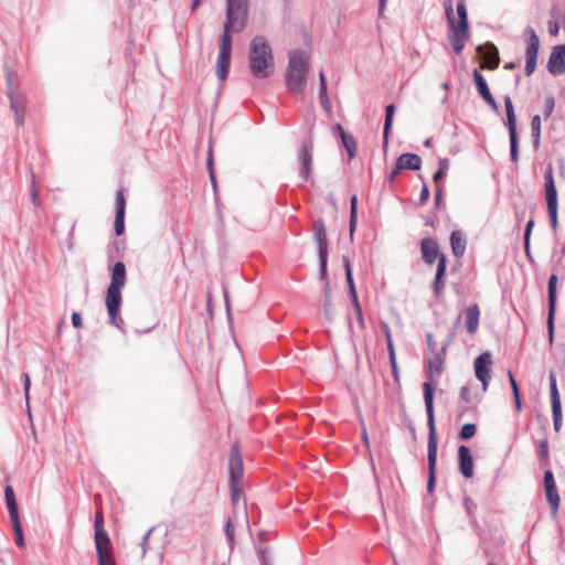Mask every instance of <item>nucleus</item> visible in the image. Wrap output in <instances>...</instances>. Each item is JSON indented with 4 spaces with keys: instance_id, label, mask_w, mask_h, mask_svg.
Segmentation results:
<instances>
[{
    "instance_id": "nucleus-27",
    "label": "nucleus",
    "mask_w": 565,
    "mask_h": 565,
    "mask_svg": "<svg viewBox=\"0 0 565 565\" xmlns=\"http://www.w3.org/2000/svg\"><path fill=\"white\" fill-rule=\"evenodd\" d=\"M541 117L539 115L533 116L531 121V131H532V138H533V146L535 149L540 147V139H541Z\"/></svg>"
},
{
    "instance_id": "nucleus-16",
    "label": "nucleus",
    "mask_w": 565,
    "mask_h": 565,
    "mask_svg": "<svg viewBox=\"0 0 565 565\" xmlns=\"http://www.w3.org/2000/svg\"><path fill=\"white\" fill-rule=\"evenodd\" d=\"M230 476L231 481L239 482L243 477V460L238 447L235 445L231 449L230 456Z\"/></svg>"
},
{
    "instance_id": "nucleus-29",
    "label": "nucleus",
    "mask_w": 565,
    "mask_h": 565,
    "mask_svg": "<svg viewBox=\"0 0 565 565\" xmlns=\"http://www.w3.org/2000/svg\"><path fill=\"white\" fill-rule=\"evenodd\" d=\"M395 114V106L393 104H390L386 106V114H385V122H384V139L387 141L390 129L393 122Z\"/></svg>"
},
{
    "instance_id": "nucleus-53",
    "label": "nucleus",
    "mask_w": 565,
    "mask_h": 565,
    "mask_svg": "<svg viewBox=\"0 0 565 565\" xmlns=\"http://www.w3.org/2000/svg\"><path fill=\"white\" fill-rule=\"evenodd\" d=\"M152 532V529H150L142 537V543H141V547H142V555L146 554L147 552V546H148V541H149V537H150V534Z\"/></svg>"
},
{
    "instance_id": "nucleus-22",
    "label": "nucleus",
    "mask_w": 565,
    "mask_h": 565,
    "mask_svg": "<svg viewBox=\"0 0 565 565\" xmlns=\"http://www.w3.org/2000/svg\"><path fill=\"white\" fill-rule=\"evenodd\" d=\"M445 273H446V257L441 256V257H439L435 280L433 282V288L437 296L440 295L441 291L444 290L443 277H444Z\"/></svg>"
},
{
    "instance_id": "nucleus-23",
    "label": "nucleus",
    "mask_w": 565,
    "mask_h": 565,
    "mask_svg": "<svg viewBox=\"0 0 565 565\" xmlns=\"http://www.w3.org/2000/svg\"><path fill=\"white\" fill-rule=\"evenodd\" d=\"M300 158H301L300 177L303 180H308L310 177V171H311L312 153L307 147H303L301 150Z\"/></svg>"
},
{
    "instance_id": "nucleus-21",
    "label": "nucleus",
    "mask_w": 565,
    "mask_h": 565,
    "mask_svg": "<svg viewBox=\"0 0 565 565\" xmlns=\"http://www.w3.org/2000/svg\"><path fill=\"white\" fill-rule=\"evenodd\" d=\"M467 330L470 334L477 332L480 319V309L478 305H472L467 309Z\"/></svg>"
},
{
    "instance_id": "nucleus-47",
    "label": "nucleus",
    "mask_w": 565,
    "mask_h": 565,
    "mask_svg": "<svg viewBox=\"0 0 565 565\" xmlns=\"http://www.w3.org/2000/svg\"><path fill=\"white\" fill-rule=\"evenodd\" d=\"M350 216H358V199L355 195L351 198Z\"/></svg>"
},
{
    "instance_id": "nucleus-64",
    "label": "nucleus",
    "mask_w": 565,
    "mask_h": 565,
    "mask_svg": "<svg viewBox=\"0 0 565 565\" xmlns=\"http://www.w3.org/2000/svg\"><path fill=\"white\" fill-rule=\"evenodd\" d=\"M441 200V188H437V191H436V203L439 204Z\"/></svg>"
},
{
    "instance_id": "nucleus-7",
    "label": "nucleus",
    "mask_w": 565,
    "mask_h": 565,
    "mask_svg": "<svg viewBox=\"0 0 565 565\" xmlns=\"http://www.w3.org/2000/svg\"><path fill=\"white\" fill-rule=\"evenodd\" d=\"M544 188H545V200L547 206V213L551 221V226L553 230L557 228V190L554 181V172L553 167L551 164L547 166L544 173Z\"/></svg>"
},
{
    "instance_id": "nucleus-39",
    "label": "nucleus",
    "mask_w": 565,
    "mask_h": 565,
    "mask_svg": "<svg viewBox=\"0 0 565 565\" xmlns=\"http://www.w3.org/2000/svg\"><path fill=\"white\" fill-rule=\"evenodd\" d=\"M125 214L116 213L115 216V232L117 235L122 234L125 224H124Z\"/></svg>"
},
{
    "instance_id": "nucleus-48",
    "label": "nucleus",
    "mask_w": 565,
    "mask_h": 565,
    "mask_svg": "<svg viewBox=\"0 0 565 565\" xmlns=\"http://www.w3.org/2000/svg\"><path fill=\"white\" fill-rule=\"evenodd\" d=\"M225 533L230 542L234 540V526L231 521L226 523Z\"/></svg>"
},
{
    "instance_id": "nucleus-2",
    "label": "nucleus",
    "mask_w": 565,
    "mask_h": 565,
    "mask_svg": "<svg viewBox=\"0 0 565 565\" xmlns=\"http://www.w3.org/2000/svg\"><path fill=\"white\" fill-rule=\"evenodd\" d=\"M126 282V267L122 262H117L111 270V281L107 288L106 308L109 316V323L118 328L122 333L126 332L125 322L119 315L121 306V288Z\"/></svg>"
},
{
    "instance_id": "nucleus-54",
    "label": "nucleus",
    "mask_w": 565,
    "mask_h": 565,
    "mask_svg": "<svg viewBox=\"0 0 565 565\" xmlns=\"http://www.w3.org/2000/svg\"><path fill=\"white\" fill-rule=\"evenodd\" d=\"M460 397H461L465 402H467V403H469V402H470V390H469V387H468V386H463V387L461 388V391H460Z\"/></svg>"
},
{
    "instance_id": "nucleus-10",
    "label": "nucleus",
    "mask_w": 565,
    "mask_h": 565,
    "mask_svg": "<svg viewBox=\"0 0 565 565\" xmlns=\"http://www.w3.org/2000/svg\"><path fill=\"white\" fill-rule=\"evenodd\" d=\"M524 33L526 35L525 73L531 75L536 68L540 39L532 28H527Z\"/></svg>"
},
{
    "instance_id": "nucleus-15",
    "label": "nucleus",
    "mask_w": 565,
    "mask_h": 565,
    "mask_svg": "<svg viewBox=\"0 0 565 565\" xmlns=\"http://www.w3.org/2000/svg\"><path fill=\"white\" fill-rule=\"evenodd\" d=\"M472 75L478 93L494 111H498V104L493 96L491 95L484 77L477 70L473 71Z\"/></svg>"
},
{
    "instance_id": "nucleus-38",
    "label": "nucleus",
    "mask_w": 565,
    "mask_h": 565,
    "mask_svg": "<svg viewBox=\"0 0 565 565\" xmlns=\"http://www.w3.org/2000/svg\"><path fill=\"white\" fill-rule=\"evenodd\" d=\"M126 200L122 190H119L116 195V213L125 214Z\"/></svg>"
},
{
    "instance_id": "nucleus-56",
    "label": "nucleus",
    "mask_w": 565,
    "mask_h": 565,
    "mask_svg": "<svg viewBox=\"0 0 565 565\" xmlns=\"http://www.w3.org/2000/svg\"><path fill=\"white\" fill-rule=\"evenodd\" d=\"M382 329L384 331L386 342L393 341L390 327H388V324L386 322L382 323Z\"/></svg>"
},
{
    "instance_id": "nucleus-51",
    "label": "nucleus",
    "mask_w": 565,
    "mask_h": 565,
    "mask_svg": "<svg viewBox=\"0 0 565 565\" xmlns=\"http://www.w3.org/2000/svg\"><path fill=\"white\" fill-rule=\"evenodd\" d=\"M534 226V221L530 220L526 224L525 232H524V241H530L531 232Z\"/></svg>"
},
{
    "instance_id": "nucleus-63",
    "label": "nucleus",
    "mask_w": 565,
    "mask_h": 565,
    "mask_svg": "<svg viewBox=\"0 0 565 565\" xmlns=\"http://www.w3.org/2000/svg\"><path fill=\"white\" fill-rule=\"evenodd\" d=\"M343 264H344L345 274H347L348 273V268H351L350 259H349L348 256H343Z\"/></svg>"
},
{
    "instance_id": "nucleus-28",
    "label": "nucleus",
    "mask_w": 565,
    "mask_h": 565,
    "mask_svg": "<svg viewBox=\"0 0 565 565\" xmlns=\"http://www.w3.org/2000/svg\"><path fill=\"white\" fill-rule=\"evenodd\" d=\"M545 493H546V498H547V501H548L551 510H552V514H553V516H555L557 514L558 507H559V495L557 492V488L555 487V488L546 489Z\"/></svg>"
},
{
    "instance_id": "nucleus-11",
    "label": "nucleus",
    "mask_w": 565,
    "mask_h": 565,
    "mask_svg": "<svg viewBox=\"0 0 565 565\" xmlns=\"http://www.w3.org/2000/svg\"><path fill=\"white\" fill-rule=\"evenodd\" d=\"M315 237L318 245L319 263H320V275L326 277L327 274V260H328V242L324 224L321 220H318L313 224Z\"/></svg>"
},
{
    "instance_id": "nucleus-36",
    "label": "nucleus",
    "mask_w": 565,
    "mask_h": 565,
    "mask_svg": "<svg viewBox=\"0 0 565 565\" xmlns=\"http://www.w3.org/2000/svg\"><path fill=\"white\" fill-rule=\"evenodd\" d=\"M345 276H347V281H348V287H349V294H350V297H351V301L358 300V295H356V290H355V286H354L351 268H348V273L345 274Z\"/></svg>"
},
{
    "instance_id": "nucleus-24",
    "label": "nucleus",
    "mask_w": 565,
    "mask_h": 565,
    "mask_svg": "<svg viewBox=\"0 0 565 565\" xmlns=\"http://www.w3.org/2000/svg\"><path fill=\"white\" fill-rule=\"evenodd\" d=\"M337 129L339 130L340 137L342 139V143L349 153V159H352L355 156V149H356V145H355V140H354L353 136L350 134H347L341 125H338Z\"/></svg>"
},
{
    "instance_id": "nucleus-44",
    "label": "nucleus",
    "mask_w": 565,
    "mask_h": 565,
    "mask_svg": "<svg viewBox=\"0 0 565 565\" xmlns=\"http://www.w3.org/2000/svg\"><path fill=\"white\" fill-rule=\"evenodd\" d=\"M22 379H23V386H24V394H25L26 403L29 404V392H30V387H31V380H30V376L28 373H24L22 375Z\"/></svg>"
},
{
    "instance_id": "nucleus-49",
    "label": "nucleus",
    "mask_w": 565,
    "mask_h": 565,
    "mask_svg": "<svg viewBox=\"0 0 565 565\" xmlns=\"http://www.w3.org/2000/svg\"><path fill=\"white\" fill-rule=\"evenodd\" d=\"M548 32H550L551 35H554V36L557 35L558 32H559L558 23L555 22V21H550V23H548Z\"/></svg>"
},
{
    "instance_id": "nucleus-1",
    "label": "nucleus",
    "mask_w": 565,
    "mask_h": 565,
    "mask_svg": "<svg viewBox=\"0 0 565 565\" xmlns=\"http://www.w3.org/2000/svg\"><path fill=\"white\" fill-rule=\"evenodd\" d=\"M248 0H226V21L218 44L216 76L227 78L232 55V32H242L247 23Z\"/></svg>"
},
{
    "instance_id": "nucleus-34",
    "label": "nucleus",
    "mask_w": 565,
    "mask_h": 565,
    "mask_svg": "<svg viewBox=\"0 0 565 565\" xmlns=\"http://www.w3.org/2000/svg\"><path fill=\"white\" fill-rule=\"evenodd\" d=\"M207 169H209V174H210V179H211V183L213 185L214 189H216V178H215V172H214V167H213V153H212V146H210L209 148V154H207Z\"/></svg>"
},
{
    "instance_id": "nucleus-37",
    "label": "nucleus",
    "mask_w": 565,
    "mask_h": 565,
    "mask_svg": "<svg viewBox=\"0 0 565 565\" xmlns=\"http://www.w3.org/2000/svg\"><path fill=\"white\" fill-rule=\"evenodd\" d=\"M352 305H353V308H354V311H355L358 324L363 330L365 328V322H364V319H363L362 308L360 306L359 299L358 300H353Z\"/></svg>"
},
{
    "instance_id": "nucleus-13",
    "label": "nucleus",
    "mask_w": 565,
    "mask_h": 565,
    "mask_svg": "<svg viewBox=\"0 0 565 565\" xmlns=\"http://www.w3.org/2000/svg\"><path fill=\"white\" fill-rule=\"evenodd\" d=\"M491 364V354L483 353L475 360L476 377L482 383V388L486 392L490 380L489 365Z\"/></svg>"
},
{
    "instance_id": "nucleus-52",
    "label": "nucleus",
    "mask_w": 565,
    "mask_h": 565,
    "mask_svg": "<svg viewBox=\"0 0 565 565\" xmlns=\"http://www.w3.org/2000/svg\"><path fill=\"white\" fill-rule=\"evenodd\" d=\"M509 380H510L511 388H512V392H513V396L516 395V394H520L516 381L514 380L511 371H509Z\"/></svg>"
},
{
    "instance_id": "nucleus-40",
    "label": "nucleus",
    "mask_w": 565,
    "mask_h": 565,
    "mask_svg": "<svg viewBox=\"0 0 565 565\" xmlns=\"http://www.w3.org/2000/svg\"><path fill=\"white\" fill-rule=\"evenodd\" d=\"M556 484H555V480H554V476L552 473V471L550 470H546L544 472V488L545 490L546 489H551V488H555Z\"/></svg>"
},
{
    "instance_id": "nucleus-46",
    "label": "nucleus",
    "mask_w": 565,
    "mask_h": 565,
    "mask_svg": "<svg viewBox=\"0 0 565 565\" xmlns=\"http://www.w3.org/2000/svg\"><path fill=\"white\" fill-rule=\"evenodd\" d=\"M429 196H430L429 189H428L427 184L424 183L422 191H420L419 200L422 203H426L428 201Z\"/></svg>"
},
{
    "instance_id": "nucleus-50",
    "label": "nucleus",
    "mask_w": 565,
    "mask_h": 565,
    "mask_svg": "<svg viewBox=\"0 0 565 565\" xmlns=\"http://www.w3.org/2000/svg\"><path fill=\"white\" fill-rule=\"evenodd\" d=\"M72 323L75 328H81L83 322H82V317L78 312H73L72 315Z\"/></svg>"
},
{
    "instance_id": "nucleus-41",
    "label": "nucleus",
    "mask_w": 565,
    "mask_h": 565,
    "mask_svg": "<svg viewBox=\"0 0 565 565\" xmlns=\"http://www.w3.org/2000/svg\"><path fill=\"white\" fill-rule=\"evenodd\" d=\"M319 98H320V103H321L322 107L324 109H328L329 108V98H328V94H327V86L320 85Z\"/></svg>"
},
{
    "instance_id": "nucleus-25",
    "label": "nucleus",
    "mask_w": 565,
    "mask_h": 565,
    "mask_svg": "<svg viewBox=\"0 0 565 565\" xmlns=\"http://www.w3.org/2000/svg\"><path fill=\"white\" fill-rule=\"evenodd\" d=\"M450 244L452 252L456 256H461L466 250V241L462 234L458 231H455L450 235Z\"/></svg>"
},
{
    "instance_id": "nucleus-57",
    "label": "nucleus",
    "mask_w": 565,
    "mask_h": 565,
    "mask_svg": "<svg viewBox=\"0 0 565 565\" xmlns=\"http://www.w3.org/2000/svg\"><path fill=\"white\" fill-rule=\"evenodd\" d=\"M358 223V216H350V236H353Z\"/></svg>"
},
{
    "instance_id": "nucleus-35",
    "label": "nucleus",
    "mask_w": 565,
    "mask_h": 565,
    "mask_svg": "<svg viewBox=\"0 0 565 565\" xmlns=\"http://www.w3.org/2000/svg\"><path fill=\"white\" fill-rule=\"evenodd\" d=\"M555 107V99L553 96H547L544 100L543 116L545 119L550 118Z\"/></svg>"
},
{
    "instance_id": "nucleus-62",
    "label": "nucleus",
    "mask_w": 565,
    "mask_h": 565,
    "mask_svg": "<svg viewBox=\"0 0 565 565\" xmlns=\"http://www.w3.org/2000/svg\"><path fill=\"white\" fill-rule=\"evenodd\" d=\"M319 82H320L321 86H327V79H326V75L323 72H320V74H319Z\"/></svg>"
},
{
    "instance_id": "nucleus-55",
    "label": "nucleus",
    "mask_w": 565,
    "mask_h": 565,
    "mask_svg": "<svg viewBox=\"0 0 565 565\" xmlns=\"http://www.w3.org/2000/svg\"><path fill=\"white\" fill-rule=\"evenodd\" d=\"M556 276L552 275L548 279V292H556Z\"/></svg>"
},
{
    "instance_id": "nucleus-45",
    "label": "nucleus",
    "mask_w": 565,
    "mask_h": 565,
    "mask_svg": "<svg viewBox=\"0 0 565 565\" xmlns=\"http://www.w3.org/2000/svg\"><path fill=\"white\" fill-rule=\"evenodd\" d=\"M322 279H326V284H327V288H326V292H324V312L326 315L329 313V305H328V301H329V297H330V290H329V281L327 279V276L326 277H322Z\"/></svg>"
},
{
    "instance_id": "nucleus-60",
    "label": "nucleus",
    "mask_w": 565,
    "mask_h": 565,
    "mask_svg": "<svg viewBox=\"0 0 565 565\" xmlns=\"http://www.w3.org/2000/svg\"><path fill=\"white\" fill-rule=\"evenodd\" d=\"M31 198H32L33 203L35 205H38L39 204V195H38V192L34 186L32 188V191H31Z\"/></svg>"
},
{
    "instance_id": "nucleus-4",
    "label": "nucleus",
    "mask_w": 565,
    "mask_h": 565,
    "mask_svg": "<svg viewBox=\"0 0 565 565\" xmlns=\"http://www.w3.org/2000/svg\"><path fill=\"white\" fill-rule=\"evenodd\" d=\"M248 64L254 77L264 79L275 71V62L271 47L263 35L252 39L249 45Z\"/></svg>"
},
{
    "instance_id": "nucleus-42",
    "label": "nucleus",
    "mask_w": 565,
    "mask_h": 565,
    "mask_svg": "<svg viewBox=\"0 0 565 565\" xmlns=\"http://www.w3.org/2000/svg\"><path fill=\"white\" fill-rule=\"evenodd\" d=\"M231 495H232L233 502L238 501L239 495H241L238 482L231 481Z\"/></svg>"
},
{
    "instance_id": "nucleus-17",
    "label": "nucleus",
    "mask_w": 565,
    "mask_h": 565,
    "mask_svg": "<svg viewBox=\"0 0 565 565\" xmlns=\"http://www.w3.org/2000/svg\"><path fill=\"white\" fill-rule=\"evenodd\" d=\"M477 51L484 61L481 67L493 70L499 65V53L493 44L489 43L484 46L479 45Z\"/></svg>"
},
{
    "instance_id": "nucleus-43",
    "label": "nucleus",
    "mask_w": 565,
    "mask_h": 565,
    "mask_svg": "<svg viewBox=\"0 0 565 565\" xmlns=\"http://www.w3.org/2000/svg\"><path fill=\"white\" fill-rule=\"evenodd\" d=\"M94 527H95V532L105 531L104 519H103V514L100 512L96 513Z\"/></svg>"
},
{
    "instance_id": "nucleus-14",
    "label": "nucleus",
    "mask_w": 565,
    "mask_h": 565,
    "mask_svg": "<svg viewBox=\"0 0 565 565\" xmlns=\"http://www.w3.org/2000/svg\"><path fill=\"white\" fill-rule=\"evenodd\" d=\"M459 471L461 475L470 479L473 477V459L470 449L467 446L458 448Z\"/></svg>"
},
{
    "instance_id": "nucleus-20",
    "label": "nucleus",
    "mask_w": 565,
    "mask_h": 565,
    "mask_svg": "<svg viewBox=\"0 0 565 565\" xmlns=\"http://www.w3.org/2000/svg\"><path fill=\"white\" fill-rule=\"evenodd\" d=\"M8 97L10 99V107L14 113V120L18 126L22 125L24 119L23 115L20 111V102L17 95L15 89L12 87L11 84L8 86Z\"/></svg>"
},
{
    "instance_id": "nucleus-32",
    "label": "nucleus",
    "mask_w": 565,
    "mask_h": 565,
    "mask_svg": "<svg viewBox=\"0 0 565 565\" xmlns=\"http://www.w3.org/2000/svg\"><path fill=\"white\" fill-rule=\"evenodd\" d=\"M551 404H552L554 427L556 430H558L562 425V405H561V403H551Z\"/></svg>"
},
{
    "instance_id": "nucleus-26",
    "label": "nucleus",
    "mask_w": 565,
    "mask_h": 565,
    "mask_svg": "<svg viewBox=\"0 0 565 565\" xmlns=\"http://www.w3.org/2000/svg\"><path fill=\"white\" fill-rule=\"evenodd\" d=\"M548 318H547V324H548V335L550 341H553V333H554V312H555V306H556V292H548Z\"/></svg>"
},
{
    "instance_id": "nucleus-3",
    "label": "nucleus",
    "mask_w": 565,
    "mask_h": 565,
    "mask_svg": "<svg viewBox=\"0 0 565 565\" xmlns=\"http://www.w3.org/2000/svg\"><path fill=\"white\" fill-rule=\"evenodd\" d=\"M444 8L450 28L448 35L449 42L455 53L460 54L468 40L469 30L468 12L465 0H459L457 3L458 21L455 18L452 0H445Z\"/></svg>"
},
{
    "instance_id": "nucleus-61",
    "label": "nucleus",
    "mask_w": 565,
    "mask_h": 565,
    "mask_svg": "<svg viewBox=\"0 0 565 565\" xmlns=\"http://www.w3.org/2000/svg\"><path fill=\"white\" fill-rule=\"evenodd\" d=\"M514 402H515L516 409L520 412L522 409V403H521L520 394L514 395Z\"/></svg>"
},
{
    "instance_id": "nucleus-33",
    "label": "nucleus",
    "mask_w": 565,
    "mask_h": 565,
    "mask_svg": "<svg viewBox=\"0 0 565 565\" xmlns=\"http://www.w3.org/2000/svg\"><path fill=\"white\" fill-rule=\"evenodd\" d=\"M476 431L477 427L475 424H465L460 429L459 437L461 439H470L475 436Z\"/></svg>"
},
{
    "instance_id": "nucleus-31",
    "label": "nucleus",
    "mask_w": 565,
    "mask_h": 565,
    "mask_svg": "<svg viewBox=\"0 0 565 565\" xmlns=\"http://www.w3.org/2000/svg\"><path fill=\"white\" fill-rule=\"evenodd\" d=\"M550 393H551V403H561L559 393L556 384V376L554 373L550 374Z\"/></svg>"
},
{
    "instance_id": "nucleus-30",
    "label": "nucleus",
    "mask_w": 565,
    "mask_h": 565,
    "mask_svg": "<svg viewBox=\"0 0 565 565\" xmlns=\"http://www.w3.org/2000/svg\"><path fill=\"white\" fill-rule=\"evenodd\" d=\"M438 164H439V169L435 172V174L433 177V180L435 183H438L439 180H441L446 175L448 168H449V161H448V159H445V158L439 159Z\"/></svg>"
},
{
    "instance_id": "nucleus-9",
    "label": "nucleus",
    "mask_w": 565,
    "mask_h": 565,
    "mask_svg": "<svg viewBox=\"0 0 565 565\" xmlns=\"http://www.w3.org/2000/svg\"><path fill=\"white\" fill-rule=\"evenodd\" d=\"M504 105H505V113H507V126H508L509 136H510L511 159L513 162H516L519 159L516 117H515L512 99L509 96H507L504 98Z\"/></svg>"
},
{
    "instance_id": "nucleus-58",
    "label": "nucleus",
    "mask_w": 565,
    "mask_h": 565,
    "mask_svg": "<svg viewBox=\"0 0 565 565\" xmlns=\"http://www.w3.org/2000/svg\"><path fill=\"white\" fill-rule=\"evenodd\" d=\"M401 170L402 169H398V161H397L395 168L392 170V172L390 174V181H394Z\"/></svg>"
},
{
    "instance_id": "nucleus-12",
    "label": "nucleus",
    "mask_w": 565,
    "mask_h": 565,
    "mask_svg": "<svg viewBox=\"0 0 565 565\" xmlns=\"http://www.w3.org/2000/svg\"><path fill=\"white\" fill-rule=\"evenodd\" d=\"M95 545L97 550L98 563L108 562L110 565H115V562L110 555V540L106 531L95 532Z\"/></svg>"
},
{
    "instance_id": "nucleus-6",
    "label": "nucleus",
    "mask_w": 565,
    "mask_h": 565,
    "mask_svg": "<svg viewBox=\"0 0 565 565\" xmlns=\"http://www.w3.org/2000/svg\"><path fill=\"white\" fill-rule=\"evenodd\" d=\"M308 68L309 57L305 52L299 50L290 52L285 84L291 93L299 94L303 92Z\"/></svg>"
},
{
    "instance_id": "nucleus-19",
    "label": "nucleus",
    "mask_w": 565,
    "mask_h": 565,
    "mask_svg": "<svg viewBox=\"0 0 565 565\" xmlns=\"http://www.w3.org/2000/svg\"><path fill=\"white\" fill-rule=\"evenodd\" d=\"M398 169L419 170L422 159L415 153H403L398 157Z\"/></svg>"
},
{
    "instance_id": "nucleus-8",
    "label": "nucleus",
    "mask_w": 565,
    "mask_h": 565,
    "mask_svg": "<svg viewBox=\"0 0 565 565\" xmlns=\"http://www.w3.org/2000/svg\"><path fill=\"white\" fill-rule=\"evenodd\" d=\"M4 498H6V503H7V508H8V511H9L10 520H11V523H12V529H13L14 534H15V543L19 546H23L24 545V537H23V532H22V526H21V523H20V519H19V511H18V504H17V501H15L14 491H13V488L11 486H7L6 487V489H4Z\"/></svg>"
},
{
    "instance_id": "nucleus-18",
    "label": "nucleus",
    "mask_w": 565,
    "mask_h": 565,
    "mask_svg": "<svg viewBox=\"0 0 565 565\" xmlns=\"http://www.w3.org/2000/svg\"><path fill=\"white\" fill-rule=\"evenodd\" d=\"M423 258L427 264L439 262V257L444 256L439 253V247L433 238H424L422 241Z\"/></svg>"
},
{
    "instance_id": "nucleus-59",
    "label": "nucleus",
    "mask_w": 565,
    "mask_h": 565,
    "mask_svg": "<svg viewBox=\"0 0 565 565\" xmlns=\"http://www.w3.org/2000/svg\"><path fill=\"white\" fill-rule=\"evenodd\" d=\"M540 448H541L540 449L541 456L546 457L548 450H547V443L545 440L541 443V447Z\"/></svg>"
},
{
    "instance_id": "nucleus-5",
    "label": "nucleus",
    "mask_w": 565,
    "mask_h": 565,
    "mask_svg": "<svg viewBox=\"0 0 565 565\" xmlns=\"http://www.w3.org/2000/svg\"><path fill=\"white\" fill-rule=\"evenodd\" d=\"M424 401L427 412L428 423V483L427 490L430 492L435 486V471L437 462V435L435 427V414H434V391L431 384L425 382L423 384Z\"/></svg>"
}]
</instances>
